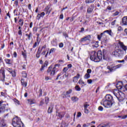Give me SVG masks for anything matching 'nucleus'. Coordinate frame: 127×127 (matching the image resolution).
Segmentation results:
<instances>
[{"mask_svg": "<svg viewBox=\"0 0 127 127\" xmlns=\"http://www.w3.org/2000/svg\"><path fill=\"white\" fill-rule=\"evenodd\" d=\"M40 49L39 48L38 50V52H37V54H36L37 58H39V57H40V53H41V51H40Z\"/></svg>", "mask_w": 127, "mask_h": 127, "instance_id": "nucleus-26", "label": "nucleus"}, {"mask_svg": "<svg viewBox=\"0 0 127 127\" xmlns=\"http://www.w3.org/2000/svg\"><path fill=\"white\" fill-rule=\"evenodd\" d=\"M97 38L98 40L102 41L104 43H107L108 41L109 40V38H108V35L106 34V32L104 31L101 33L100 35H98L97 36Z\"/></svg>", "mask_w": 127, "mask_h": 127, "instance_id": "nucleus-5", "label": "nucleus"}, {"mask_svg": "<svg viewBox=\"0 0 127 127\" xmlns=\"http://www.w3.org/2000/svg\"><path fill=\"white\" fill-rule=\"evenodd\" d=\"M72 89H69L68 91H66L65 93H64L63 95L64 96H63V98H66V97H67V96H68V95H70V94H71V93H72Z\"/></svg>", "mask_w": 127, "mask_h": 127, "instance_id": "nucleus-17", "label": "nucleus"}, {"mask_svg": "<svg viewBox=\"0 0 127 127\" xmlns=\"http://www.w3.org/2000/svg\"><path fill=\"white\" fill-rule=\"evenodd\" d=\"M92 11H93V8L91 7H88L87 8V12H88V13H92Z\"/></svg>", "mask_w": 127, "mask_h": 127, "instance_id": "nucleus-31", "label": "nucleus"}, {"mask_svg": "<svg viewBox=\"0 0 127 127\" xmlns=\"http://www.w3.org/2000/svg\"><path fill=\"white\" fill-rule=\"evenodd\" d=\"M46 49V45H44L43 47H42V48H41V51H42V50H44L45 49Z\"/></svg>", "mask_w": 127, "mask_h": 127, "instance_id": "nucleus-49", "label": "nucleus"}, {"mask_svg": "<svg viewBox=\"0 0 127 127\" xmlns=\"http://www.w3.org/2000/svg\"><path fill=\"white\" fill-rule=\"evenodd\" d=\"M40 15H41V17H43V16L45 15V13L44 12H42L40 14Z\"/></svg>", "mask_w": 127, "mask_h": 127, "instance_id": "nucleus-53", "label": "nucleus"}, {"mask_svg": "<svg viewBox=\"0 0 127 127\" xmlns=\"http://www.w3.org/2000/svg\"><path fill=\"white\" fill-rule=\"evenodd\" d=\"M22 55L25 58L26 57V54L23 52H22Z\"/></svg>", "mask_w": 127, "mask_h": 127, "instance_id": "nucleus-61", "label": "nucleus"}, {"mask_svg": "<svg viewBox=\"0 0 127 127\" xmlns=\"http://www.w3.org/2000/svg\"><path fill=\"white\" fill-rule=\"evenodd\" d=\"M22 76L23 77V78H26L27 77V73L25 72V71L22 72Z\"/></svg>", "mask_w": 127, "mask_h": 127, "instance_id": "nucleus-33", "label": "nucleus"}, {"mask_svg": "<svg viewBox=\"0 0 127 127\" xmlns=\"http://www.w3.org/2000/svg\"><path fill=\"white\" fill-rule=\"evenodd\" d=\"M33 31L34 32H37V28L34 27L33 29Z\"/></svg>", "mask_w": 127, "mask_h": 127, "instance_id": "nucleus-59", "label": "nucleus"}, {"mask_svg": "<svg viewBox=\"0 0 127 127\" xmlns=\"http://www.w3.org/2000/svg\"><path fill=\"white\" fill-rule=\"evenodd\" d=\"M60 67V64H56L55 65V66L52 69V66H50L48 69V73H50L51 72V76H54L55 72L58 70Z\"/></svg>", "mask_w": 127, "mask_h": 127, "instance_id": "nucleus-6", "label": "nucleus"}, {"mask_svg": "<svg viewBox=\"0 0 127 127\" xmlns=\"http://www.w3.org/2000/svg\"><path fill=\"white\" fill-rule=\"evenodd\" d=\"M88 107H90V105L87 104V102H86L84 104V108H87Z\"/></svg>", "mask_w": 127, "mask_h": 127, "instance_id": "nucleus-48", "label": "nucleus"}, {"mask_svg": "<svg viewBox=\"0 0 127 127\" xmlns=\"http://www.w3.org/2000/svg\"><path fill=\"white\" fill-rule=\"evenodd\" d=\"M28 101L30 105H33V104H35V103H36V101L34 99H28Z\"/></svg>", "mask_w": 127, "mask_h": 127, "instance_id": "nucleus-22", "label": "nucleus"}, {"mask_svg": "<svg viewBox=\"0 0 127 127\" xmlns=\"http://www.w3.org/2000/svg\"><path fill=\"white\" fill-rule=\"evenodd\" d=\"M93 82V80H92V79H88V80H87V83H88V84H91V83H92Z\"/></svg>", "mask_w": 127, "mask_h": 127, "instance_id": "nucleus-57", "label": "nucleus"}, {"mask_svg": "<svg viewBox=\"0 0 127 127\" xmlns=\"http://www.w3.org/2000/svg\"><path fill=\"white\" fill-rule=\"evenodd\" d=\"M57 116H58V117H59V118H60L61 119H62V118H64V116H65V112H60L59 113H58V114H57Z\"/></svg>", "mask_w": 127, "mask_h": 127, "instance_id": "nucleus-18", "label": "nucleus"}, {"mask_svg": "<svg viewBox=\"0 0 127 127\" xmlns=\"http://www.w3.org/2000/svg\"><path fill=\"white\" fill-rule=\"evenodd\" d=\"M63 35H64V36L65 38H66V37H68V34H67V33H63Z\"/></svg>", "mask_w": 127, "mask_h": 127, "instance_id": "nucleus-64", "label": "nucleus"}, {"mask_svg": "<svg viewBox=\"0 0 127 127\" xmlns=\"http://www.w3.org/2000/svg\"><path fill=\"white\" fill-rule=\"evenodd\" d=\"M78 84H83V85L85 84V82L82 80V79H80L78 82Z\"/></svg>", "mask_w": 127, "mask_h": 127, "instance_id": "nucleus-41", "label": "nucleus"}, {"mask_svg": "<svg viewBox=\"0 0 127 127\" xmlns=\"http://www.w3.org/2000/svg\"><path fill=\"white\" fill-rule=\"evenodd\" d=\"M12 125L14 127H23V124L20 121V119L16 116L12 120Z\"/></svg>", "mask_w": 127, "mask_h": 127, "instance_id": "nucleus-4", "label": "nucleus"}, {"mask_svg": "<svg viewBox=\"0 0 127 127\" xmlns=\"http://www.w3.org/2000/svg\"><path fill=\"white\" fill-rule=\"evenodd\" d=\"M119 45H120V47H121V48H122V49H123V50L126 51V50L127 49V46H125V45H124L123 43L120 42L119 43Z\"/></svg>", "mask_w": 127, "mask_h": 127, "instance_id": "nucleus-21", "label": "nucleus"}, {"mask_svg": "<svg viewBox=\"0 0 127 127\" xmlns=\"http://www.w3.org/2000/svg\"><path fill=\"white\" fill-rule=\"evenodd\" d=\"M98 110L100 111L101 112H103V111H104V108H103L102 106H99L98 107Z\"/></svg>", "mask_w": 127, "mask_h": 127, "instance_id": "nucleus-42", "label": "nucleus"}, {"mask_svg": "<svg viewBox=\"0 0 127 127\" xmlns=\"http://www.w3.org/2000/svg\"><path fill=\"white\" fill-rule=\"evenodd\" d=\"M91 73H92V70L91 69H88L87 70V74H91Z\"/></svg>", "mask_w": 127, "mask_h": 127, "instance_id": "nucleus-46", "label": "nucleus"}, {"mask_svg": "<svg viewBox=\"0 0 127 127\" xmlns=\"http://www.w3.org/2000/svg\"><path fill=\"white\" fill-rule=\"evenodd\" d=\"M72 101H73V102H76V101H78V99L77 97H73L71 98Z\"/></svg>", "mask_w": 127, "mask_h": 127, "instance_id": "nucleus-37", "label": "nucleus"}, {"mask_svg": "<svg viewBox=\"0 0 127 127\" xmlns=\"http://www.w3.org/2000/svg\"><path fill=\"white\" fill-rule=\"evenodd\" d=\"M97 127H105V124H100Z\"/></svg>", "mask_w": 127, "mask_h": 127, "instance_id": "nucleus-58", "label": "nucleus"}, {"mask_svg": "<svg viewBox=\"0 0 127 127\" xmlns=\"http://www.w3.org/2000/svg\"><path fill=\"white\" fill-rule=\"evenodd\" d=\"M40 17H41L40 14H38L37 17H36L37 19H38V20L40 19Z\"/></svg>", "mask_w": 127, "mask_h": 127, "instance_id": "nucleus-54", "label": "nucleus"}, {"mask_svg": "<svg viewBox=\"0 0 127 127\" xmlns=\"http://www.w3.org/2000/svg\"><path fill=\"white\" fill-rule=\"evenodd\" d=\"M0 77L1 78V81H3L5 78V74H4V68L3 67H1L0 69Z\"/></svg>", "mask_w": 127, "mask_h": 127, "instance_id": "nucleus-10", "label": "nucleus"}, {"mask_svg": "<svg viewBox=\"0 0 127 127\" xmlns=\"http://www.w3.org/2000/svg\"><path fill=\"white\" fill-rule=\"evenodd\" d=\"M44 104V102H43V100H42L40 102L39 106H43V104Z\"/></svg>", "mask_w": 127, "mask_h": 127, "instance_id": "nucleus-60", "label": "nucleus"}, {"mask_svg": "<svg viewBox=\"0 0 127 127\" xmlns=\"http://www.w3.org/2000/svg\"><path fill=\"white\" fill-rule=\"evenodd\" d=\"M124 54H125V52L122 50H118L112 53V55H113V56L119 57V58H122V57L124 56Z\"/></svg>", "mask_w": 127, "mask_h": 127, "instance_id": "nucleus-7", "label": "nucleus"}, {"mask_svg": "<svg viewBox=\"0 0 127 127\" xmlns=\"http://www.w3.org/2000/svg\"><path fill=\"white\" fill-rule=\"evenodd\" d=\"M5 109V105L2 104L1 101H0V110H4Z\"/></svg>", "mask_w": 127, "mask_h": 127, "instance_id": "nucleus-24", "label": "nucleus"}, {"mask_svg": "<svg viewBox=\"0 0 127 127\" xmlns=\"http://www.w3.org/2000/svg\"><path fill=\"white\" fill-rule=\"evenodd\" d=\"M18 34L20 36H22V31H21V30H20L18 31Z\"/></svg>", "mask_w": 127, "mask_h": 127, "instance_id": "nucleus-51", "label": "nucleus"}, {"mask_svg": "<svg viewBox=\"0 0 127 127\" xmlns=\"http://www.w3.org/2000/svg\"><path fill=\"white\" fill-rule=\"evenodd\" d=\"M10 74H11L12 77H15V71H11L9 70Z\"/></svg>", "mask_w": 127, "mask_h": 127, "instance_id": "nucleus-30", "label": "nucleus"}, {"mask_svg": "<svg viewBox=\"0 0 127 127\" xmlns=\"http://www.w3.org/2000/svg\"><path fill=\"white\" fill-rule=\"evenodd\" d=\"M114 95L116 97L119 102H123L124 101V97H125V93L123 92L115 89L114 91Z\"/></svg>", "mask_w": 127, "mask_h": 127, "instance_id": "nucleus-3", "label": "nucleus"}, {"mask_svg": "<svg viewBox=\"0 0 127 127\" xmlns=\"http://www.w3.org/2000/svg\"><path fill=\"white\" fill-rule=\"evenodd\" d=\"M51 10H52V8H51V5H48L45 8L44 11L46 12V14H48V15H49V14L50 13V12H51Z\"/></svg>", "mask_w": 127, "mask_h": 127, "instance_id": "nucleus-11", "label": "nucleus"}, {"mask_svg": "<svg viewBox=\"0 0 127 127\" xmlns=\"http://www.w3.org/2000/svg\"><path fill=\"white\" fill-rule=\"evenodd\" d=\"M64 46V44L63 43H60L59 44V47L60 48H63V47Z\"/></svg>", "mask_w": 127, "mask_h": 127, "instance_id": "nucleus-50", "label": "nucleus"}, {"mask_svg": "<svg viewBox=\"0 0 127 127\" xmlns=\"http://www.w3.org/2000/svg\"><path fill=\"white\" fill-rule=\"evenodd\" d=\"M122 22L123 25L127 26V16L124 17L122 18Z\"/></svg>", "mask_w": 127, "mask_h": 127, "instance_id": "nucleus-16", "label": "nucleus"}, {"mask_svg": "<svg viewBox=\"0 0 127 127\" xmlns=\"http://www.w3.org/2000/svg\"><path fill=\"white\" fill-rule=\"evenodd\" d=\"M80 78V74L78 73L76 76H74L72 78V82L74 83L78 82V79Z\"/></svg>", "mask_w": 127, "mask_h": 127, "instance_id": "nucleus-13", "label": "nucleus"}, {"mask_svg": "<svg viewBox=\"0 0 127 127\" xmlns=\"http://www.w3.org/2000/svg\"><path fill=\"white\" fill-rule=\"evenodd\" d=\"M85 2L86 3H93V2H94V1H91L90 0H86Z\"/></svg>", "mask_w": 127, "mask_h": 127, "instance_id": "nucleus-40", "label": "nucleus"}, {"mask_svg": "<svg viewBox=\"0 0 127 127\" xmlns=\"http://www.w3.org/2000/svg\"><path fill=\"white\" fill-rule=\"evenodd\" d=\"M116 22H117V20H115L111 22V25H115L116 24Z\"/></svg>", "mask_w": 127, "mask_h": 127, "instance_id": "nucleus-52", "label": "nucleus"}, {"mask_svg": "<svg viewBox=\"0 0 127 127\" xmlns=\"http://www.w3.org/2000/svg\"><path fill=\"white\" fill-rule=\"evenodd\" d=\"M13 56L15 58H16V56H17V54L15 52H14L13 54Z\"/></svg>", "mask_w": 127, "mask_h": 127, "instance_id": "nucleus-56", "label": "nucleus"}, {"mask_svg": "<svg viewBox=\"0 0 127 127\" xmlns=\"http://www.w3.org/2000/svg\"><path fill=\"white\" fill-rule=\"evenodd\" d=\"M28 9L31 10V4H29L28 5Z\"/></svg>", "mask_w": 127, "mask_h": 127, "instance_id": "nucleus-63", "label": "nucleus"}, {"mask_svg": "<svg viewBox=\"0 0 127 127\" xmlns=\"http://www.w3.org/2000/svg\"><path fill=\"white\" fill-rule=\"evenodd\" d=\"M18 23H19V25H20V26H23V23H24V22H23V19H20L19 20V21H18Z\"/></svg>", "mask_w": 127, "mask_h": 127, "instance_id": "nucleus-27", "label": "nucleus"}, {"mask_svg": "<svg viewBox=\"0 0 127 127\" xmlns=\"http://www.w3.org/2000/svg\"><path fill=\"white\" fill-rule=\"evenodd\" d=\"M68 70V67H64V69H63V72H64V73H66V71H67Z\"/></svg>", "mask_w": 127, "mask_h": 127, "instance_id": "nucleus-39", "label": "nucleus"}, {"mask_svg": "<svg viewBox=\"0 0 127 127\" xmlns=\"http://www.w3.org/2000/svg\"><path fill=\"white\" fill-rule=\"evenodd\" d=\"M123 30H124V29H123V27H122V26L118 27V31H123Z\"/></svg>", "mask_w": 127, "mask_h": 127, "instance_id": "nucleus-43", "label": "nucleus"}, {"mask_svg": "<svg viewBox=\"0 0 127 127\" xmlns=\"http://www.w3.org/2000/svg\"><path fill=\"white\" fill-rule=\"evenodd\" d=\"M21 83L22 86H23L24 87H26V86H27V82H26L24 79H21Z\"/></svg>", "mask_w": 127, "mask_h": 127, "instance_id": "nucleus-20", "label": "nucleus"}, {"mask_svg": "<svg viewBox=\"0 0 127 127\" xmlns=\"http://www.w3.org/2000/svg\"><path fill=\"white\" fill-rule=\"evenodd\" d=\"M115 103L113 96L110 94H107L105 96V100H103L101 102V105H103L105 108H111L113 106V104Z\"/></svg>", "mask_w": 127, "mask_h": 127, "instance_id": "nucleus-1", "label": "nucleus"}, {"mask_svg": "<svg viewBox=\"0 0 127 127\" xmlns=\"http://www.w3.org/2000/svg\"><path fill=\"white\" fill-rule=\"evenodd\" d=\"M48 65V62H47V61H46L43 66L45 67H47Z\"/></svg>", "mask_w": 127, "mask_h": 127, "instance_id": "nucleus-47", "label": "nucleus"}, {"mask_svg": "<svg viewBox=\"0 0 127 127\" xmlns=\"http://www.w3.org/2000/svg\"><path fill=\"white\" fill-rule=\"evenodd\" d=\"M53 109V106H51L49 107L48 110V114H51L52 113V110Z\"/></svg>", "mask_w": 127, "mask_h": 127, "instance_id": "nucleus-25", "label": "nucleus"}, {"mask_svg": "<svg viewBox=\"0 0 127 127\" xmlns=\"http://www.w3.org/2000/svg\"><path fill=\"white\" fill-rule=\"evenodd\" d=\"M76 91H78L79 92V91H81V88L79 86V85H76L75 87Z\"/></svg>", "mask_w": 127, "mask_h": 127, "instance_id": "nucleus-35", "label": "nucleus"}, {"mask_svg": "<svg viewBox=\"0 0 127 127\" xmlns=\"http://www.w3.org/2000/svg\"><path fill=\"white\" fill-rule=\"evenodd\" d=\"M90 78V74L86 73L84 75V79H89Z\"/></svg>", "mask_w": 127, "mask_h": 127, "instance_id": "nucleus-36", "label": "nucleus"}, {"mask_svg": "<svg viewBox=\"0 0 127 127\" xmlns=\"http://www.w3.org/2000/svg\"><path fill=\"white\" fill-rule=\"evenodd\" d=\"M105 33H108V34H109L110 36H114V33L112 32V30H107L106 31H104Z\"/></svg>", "mask_w": 127, "mask_h": 127, "instance_id": "nucleus-19", "label": "nucleus"}, {"mask_svg": "<svg viewBox=\"0 0 127 127\" xmlns=\"http://www.w3.org/2000/svg\"><path fill=\"white\" fill-rule=\"evenodd\" d=\"M45 102H46V105H47L49 102V98H48V97H46Z\"/></svg>", "mask_w": 127, "mask_h": 127, "instance_id": "nucleus-44", "label": "nucleus"}, {"mask_svg": "<svg viewBox=\"0 0 127 127\" xmlns=\"http://www.w3.org/2000/svg\"><path fill=\"white\" fill-rule=\"evenodd\" d=\"M90 59L94 62H100L103 59V53H102L101 51H98L97 52L93 51Z\"/></svg>", "mask_w": 127, "mask_h": 127, "instance_id": "nucleus-2", "label": "nucleus"}, {"mask_svg": "<svg viewBox=\"0 0 127 127\" xmlns=\"http://www.w3.org/2000/svg\"><path fill=\"white\" fill-rule=\"evenodd\" d=\"M55 51H56V49H55V48L51 49L50 52H49V55H50V54L51 53H54V52H55Z\"/></svg>", "mask_w": 127, "mask_h": 127, "instance_id": "nucleus-29", "label": "nucleus"}, {"mask_svg": "<svg viewBox=\"0 0 127 127\" xmlns=\"http://www.w3.org/2000/svg\"><path fill=\"white\" fill-rule=\"evenodd\" d=\"M81 116H82V114L81 113V112H78L77 115V117L78 118H80V117H81Z\"/></svg>", "mask_w": 127, "mask_h": 127, "instance_id": "nucleus-55", "label": "nucleus"}, {"mask_svg": "<svg viewBox=\"0 0 127 127\" xmlns=\"http://www.w3.org/2000/svg\"><path fill=\"white\" fill-rule=\"evenodd\" d=\"M120 12L119 11H116L115 13L113 14V16H117V15H119L120 14Z\"/></svg>", "mask_w": 127, "mask_h": 127, "instance_id": "nucleus-38", "label": "nucleus"}, {"mask_svg": "<svg viewBox=\"0 0 127 127\" xmlns=\"http://www.w3.org/2000/svg\"><path fill=\"white\" fill-rule=\"evenodd\" d=\"M67 125L65 123V122H63L61 125V127H67Z\"/></svg>", "mask_w": 127, "mask_h": 127, "instance_id": "nucleus-34", "label": "nucleus"}, {"mask_svg": "<svg viewBox=\"0 0 127 127\" xmlns=\"http://www.w3.org/2000/svg\"><path fill=\"white\" fill-rule=\"evenodd\" d=\"M39 93V97H41V96H42V89H40Z\"/></svg>", "mask_w": 127, "mask_h": 127, "instance_id": "nucleus-45", "label": "nucleus"}, {"mask_svg": "<svg viewBox=\"0 0 127 127\" xmlns=\"http://www.w3.org/2000/svg\"><path fill=\"white\" fill-rule=\"evenodd\" d=\"M5 62L6 64H8V65H11L12 64V61L8 59H5Z\"/></svg>", "mask_w": 127, "mask_h": 127, "instance_id": "nucleus-23", "label": "nucleus"}, {"mask_svg": "<svg viewBox=\"0 0 127 127\" xmlns=\"http://www.w3.org/2000/svg\"><path fill=\"white\" fill-rule=\"evenodd\" d=\"M90 39H91V35H87V36H85V37H83L82 38L80 41V42H84V41H90Z\"/></svg>", "mask_w": 127, "mask_h": 127, "instance_id": "nucleus-12", "label": "nucleus"}, {"mask_svg": "<svg viewBox=\"0 0 127 127\" xmlns=\"http://www.w3.org/2000/svg\"><path fill=\"white\" fill-rule=\"evenodd\" d=\"M103 59L104 60H107V61H111V59L110 58L107 57L106 56V51L104 50L103 51Z\"/></svg>", "mask_w": 127, "mask_h": 127, "instance_id": "nucleus-15", "label": "nucleus"}, {"mask_svg": "<svg viewBox=\"0 0 127 127\" xmlns=\"http://www.w3.org/2000/svg\"><path fill=\"white\" fill-rule=\"evenodd\" d=\"M6 125L4 119L0 118V127H5Z\"/></svg>", "mask_w": 127, "mask_h": 127, "instance_id": "nucleus-14", "label": "nucleus"}, {"mask_svg": "<svg viewBox=\"0 0 127 127\" xmlns=\"http://www.w3.org/2000/svg\"><path fill=\"white\" fill-rule=\"evenodd\" d=\"M92 43H94L95 44V45L94 46L95 47H99V42L98 41H93Z\"/></svg>", "mask_w": 127, "mask_h": 127, "instance_id": "nucleus-28", "label": "nucleus"}, {"mask_svg": "<svg viewBox=\"0 0 127 127\" xmlns=\"http://www.w3.org/2000/svg\"><path fill=\"white\" fill-rule=\"evenodd\" d=\"M27 37L28 40H30L32 38V33L30 32Z\"/></svg>", "mask_w": 127, "mask_h": 127, "instance_id": "nucleus-32", "label": "nucleus"}, {"mask_svg": "<svg viewBox=\"0 0 127 127\" xmlns=\"http://www.w3.org/2000/svg\"><path fill=\"white\" fill-rule=\"evenodd\" d=\"M122 66H123V65L122 64H120L115 65L112 68H111L110 66H108L107 67V68L108 69V70H109L110 72H114V71H115L116 70H117V69H118V68H121Z\"/></svg>", "mask_w": 127, "mask_h": 127, "instance_id": "nucleus-9", "label": "nucleus"}, {"mask_svg": "<svg viewBox=\"0 0 127 127\" xmlns=\"http://www.w3.org/2000/svg\"><path fill=\"white\" fill-rule=\"evenodd\" d=\"M66 68H68V69H69V68H72V64H68L67 65V67Z\"/></svg>", "mask_w": 127, "mask_h": 127, "instance_id": "nucleus-62", "label": "nucleus"}, {"mask_svg": "<svg viewBox=\"0 0 127 127\" xmlns=\"http://www.w3.org/2000/svg\"><path fill=\"white\" fill-rule=\"evenodd\" d=\"M116 88H117L118 90H122L123 92H126V91H127V84H126V86H123V82L119 81L116 84Z\"/></svg>", "mask_w": 127, "mask_h": 127, "instance_id": "nucleus-8", "label": "nucleus"}]
</instances>
